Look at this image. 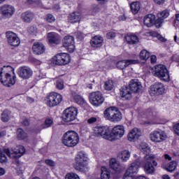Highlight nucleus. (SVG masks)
<instances>
[{
  "label": "nucleus",
  "instance_id": "603ef678",
  "mask_svg": "<svg viewBox=\"0 0 179 179\" xmlns=\"http://www.w3.org/2000/svg\"><path fill=\"white\" fill-rule=\"evenodd\" d=\"M94 122H97V117H91L87 120V124L92 125V124H94Z\"/></svg>",
  "mask_w": 179,
  "mask_h": 179
},
{
  "label": "nucleus",
  "instance_id": "423d86ee",
  "mask_svg": "<svg viewBox=\"0 0 179 179\" xmlns=\"http://www.w3.org/2000/svg\"><path fill=\"white\" fill-rule=\"evenodd\" d=\"M5 69H8L9 71H13V68L10 66H4L0 70V82L3 85V86H6L7 87H10L13 86L15 83H16V76H12L9 73H6L5 76L3 77L2 74L5 72Z\"/></svg>",
  "mask_w": 179,
  "mask_h": 179
},
{
  "label": "nucleus",
  "instance_id": "58836bf2",
  "mask_svg": "<svg viewBox=\"0 0 179 179\" xmlns=\"http://www.w3.org/2000/svg\"><path fill=\"white\" fill-rule=\"evenodd\" d=\"M114 88V82L111 80H108L104 83V89L105 90H108L110 92V90H113Z\"/></svg>",
  "mask_w": 179,
  "mask_h": 179
},
{
  "label": "nucleus",
  "instance_id": "5fc2aeb1",
  "mask_svg": "<svg viewBox=\"0 0 179 179\" xmlns=\"http://www.w3.org/2000/svg\"><path fill=\"white\" fill-rule=\"evenodd\" d=\"M76 37L78 40H83V38H85V34L80 31H77Z\"/></svg>",
  "mask_w": 179,
  "mask_h": 179
},
{
  "label": "nucleus",
  "instance_id": "bf43d9fd",
  "mask_svg": "<svg viewBox=\"0 0 179 179\" xmlns=\"http://www.w3.org/2000/svg\"><path fill=\"white\" fill-rule=\"evenodd\" d=\"M6 173V171L5 170V169L0 167V176H5Z\"/></svg>",
  "mask_w": 179,
  "mask_h": 179
},
{
  "label": "nucleus",
  "instance_id": "39448f33",
  "mask_svg": "<svg viewBox=\"0 0 179 179\" xmlns=\"http://www.w3.org/2000/svg\"><path fill=\"white\" fill-rule=\"evenodd\" d=\"M62 142L64 146L73 148L79 143V134L75 131H68L63 135Z\"/></svg>",
  "mask_w": 179,
  "mask_h": 179
},
{
  "label": "nucleus",
  "instance_id": "412c9836",
  "mask_svg": "<svg viewBox=\"0 0 179 179\" xmlns=\"http://www.w3.org/2000/svg\"><path fill=\"white\" fill-rule=\"evenodd\" d=\"M140 136H142V131L140 129L134 128L128 134V141L135 142V141L139 139Z\"/></svg>",
  "mask_w": 179,
  "mask_h": 179
},
{
  "label": "nucleus",
  "instance_id": "9b49d317",
  "mask_svg": "<svg viewBox=\"0 0 179 179\" xmlns=\"http://www.w3.org/2000/svg\"><path fill=\"white\" fill-rule=\"evenodd\" d=\"M55 65H67L71 62V56L67 53H59L52 58Z\"/></svg>",
  "mask_w": 179,
  "mask_h": 179
},
{
  "label": "nucleus",
  "instance_id": "5701e85b",
  "mask_svg": "<svg viewBox=\"0 0 179 179\" xmlns=\"http://www.w3.org/2000/svg\"><path fill=\"white\" fill-rule=\"evenodd\" d=\"M129 87L132 93H139L142 90V84L138 80H131Z\"/></svg>",
  "mask_w": 179,
  "mask_h": 179
},
{
  "label": "nucleus",
  "instance_id": "6e6d98bb",
  "mask_svg": "<svg viewBox=\"0 0 179 179\" xmlns=\"http://www.w3.org/2000/svg\"><path fill=\"white\" fill-rule=\"evenodd\" d=\"M173 129H174L175 134H176L178 136H179V123H178V124H175V125L173 126Z\"/></svg>",
  "mask_w": 179,
  "mask_h": 179
},
{
  "label": "nucleus",
  "instance_id": "aec40b11",
  "mask_svg": "<svg viewBox=\"0 0 179 179\" xmlns=\"http://www.w3.org/2000/svg\"><path fill=\"white\" fill-rule=\"evenodd\" d=\"M136 64H139V60L138 59L121 60L117 62L116 66L117 69H125L127 66H129V65H135Z\"/></svg>",
  "mask_w": 179,
  "mask_h": 179
},
{
  "label": "nucleus",
  "instance_id": "0eeeda50",
  "mask_svg": "<svg viewBox=\"0 0 179 179\" xmlns=\"http://www.w3.org/2000/svg\"><path fill=\"white\" fill-rule=\"evenodd\" d=\"M152 74L162 82H170V74L166 66L163 64H158L155 66Z\"/></svg>",
  "mask_w": 179,
  "mask_h": 179
},
{
  "label": "nucleus",
  "instance_id": "4468645a",
  "mask_svg": "<svg viewBox=\"0 0 179 179\" xmlns=\"http://www.w3.org/2000/svg\"><path fill=\"white\" fill-rule=\"evenodd\" d=\"M15 12H16V9L12 5L4 4L0 7V15L7 19L12 17L15 15Z\"/></svg>",
  "mask_w": 179,
  "mask_h": 179
},
{
  "label": "nucleus",
  "instance_id": "c85d7f7f",
  "mask_svg": "<svg viewBox=\"0 0 179 179\" xmlns=\"http://www.w3.org/2000/svg\"><path fill=\"white\" fill-rule=\"evenodd\" d=\"M21 19H22L25 23H30V22L34 19V14L32 12L26 11L22 13Z\"/></svg>",
  "mask_w": 179,
  "mask_h": 179
},
{
  "label": "nucleus",
  "instance_id": "f03ea898",
  "mask_svg": "<svg viewBox=\"0 0 179 179\" xmlns=\"http://www.w3.org/2000/svg\"><path fill=\"white\" fill-rule=\"evenodd\" d=\"M25 152L26 149L22 145L17 146L15 149L12 150V152H10L9 148L4 149L3 151L0 149V163H6L8 160L6 155L8 157H10V159H19V157H22Z\"/></svg>",
  "mask_w": 179,
  "mask_h": 179
},
{
  "label": "nucleus",
  "instance_id": "4c0bfd02",
  "mask_svg": "<svg viewBox=\"0 0 179 179\" xmlns=\"http://www.w3.org/2000/svg\"><path fill=\"white\" fill-rule=\"evenodd\" d=\"M101 170V178L110 179V172L107 171V169L104 166H102Z\"/></svg>",
  "mask_w": 179,
  "mask_h": 179
},
{
  "label": "nucleus",
  "instance_id": "f257e3e1",
  "mask_svg": "<svg viewBox=\"0 0 179 179\" xmlns=\"http://www.w3.org/2000/svg\"><path fill=\"white\" fill-rule=\"evenodd\" d=\"M93 131L95 136H101L103 139H107V141L111 142L117 141V139H121L125 134L124 126L121 125L113 127L111 131L108 127H95Z\"/></svg>",
  "mask_w": 179,
  "mask_h": 179
},
{
  "label": "nucleus",
  "instance_id": "2eb2a0df",
  "mask_svg": "<svg viewBox=\"0 0 179 179\" xmlns=\"http://www.w3.org/2000/svg\"><path fill=\"white\" fill-rule=\"evenodd\" d=\"M63 46L69 52L75 51V38L72 36H66L63 39Z\"/></svg>",
  "mask_w": 179,
  "mask_h": 179
},
{
  "label": "nucleus",
  "instance_id": "c9c22d12",
  "mask_svg": "<svg viewBox=\"0 0 179 179\" xmlns=\"http://www.w3.org/2000/svg\"><path fill=\"white\" fill-rule=\"evenodd\" d=\"M139 149L142 153L144 155H149L150 153V147L146 143H141Z\"/></svg>",
  "mask_w": 179,
  "mask_h": 179
},
{
  "label": "nucleus",
  "instance_id": "2f4dec72",
  "mask_svg": "<svg viewBox=\"0 0 179 179\" xmlns=\"http://www.w3.org/2000/svg\"><path fill=\"white\" fill-rule=\"evenodd\" d=\"M110 166L113 170H115V171L121 170V164H120V162H118L115 158L110 159Z\"/></svg>",
  "mask_w": 179,
  "mask_h": 179
},
{
  "label": "nucleus",
  "instance_id": "a19ab883",
  "mask_svg": "<svg viewBox=\"0 0 179 179\" xmlns=\"http://www.w3.org/2000/svg\"><path fill=\"white\" fill-rule=\"evenodd\" d=\"M17 136L18 139H26V137L27 136V134L24 132V131L22 129H18L17 130Z\"/></svg>",
  "mask_w": 179,
  "mask_h": 179
},
{
  "label": "nucleus",
  "instance_id": "473e14b6",
  "mask_svg": "<svg viewBox=\"0 0 179 179\" xmlns=\"http://www.w3.org/2000/svg\"><path fill=\"white\" fill-rule=\"evenodd\" d=\"M124 38L128 44H137V43H139V39L136 35H127Z\"/></svg>",
  "mask_w": 179,
  "mask_h": 179
},
{
  "label": "nucleus",
  "instance_id": "7ed1b4c3",
  "mask_svg": "<svg viewBox=\"0 0 179 179\" xmlns=\"http://www.w3.org/2000/svg\"><path fill=\"white\" fill-rule=\"evenodd\" d=\"M87 154L83 151L78 152L75 157V162L73 164V167L77 171L80 173H86L89 171V166H87Z\"/></svg>",
  "mask_w": 179,
  "mask_h": 179
},
{
  "label": "nucleus",
  "instance_id": "a211bd4d",
  "mask_svg": "<svg viewBox=\"0 0 179 179\" xmlns=\"http://www.w3.org/2000/svg\"><path fill=\"white\" fill-rule=\"evenodd\" d=\"M17 75L22 79H30L33 76V71L30 67L21 66L17 69Z\"/></svg>",
  "mask_w": 179,
  "mask_h": 179
},
{
  "label": "nucleus",
  "instance_id": "f8f14e48",
  "mask_svg": "<svg viewBox=\"0 0 179 179\" xmlns=\"http://www.w3.org/2000/svg\"><path fill=\"white\" fill-rule=\"evenodd\" d=\"M90 101L94 107H99L101 106L102 103H104V96L100 92H94L90 94L89 96Z\"/></svg>",
  "mask_w": 179,
  "mask_h": 179
},
{
  "label": "nucleus",
  "instance_id": "9d476101",
  "mask_svg": "<svg viewBox=\"0 0 179 179\" xmlns=\"http://www.w3.org/2000/svg\"><path fill=\"white\" fill-rule=\"evenodd\" d=\"M78 117V108L70 107L64 110L63 114V120L65 122H71L75 121Z\"/></svg>",
  "mask_w": 179,
  "mask_h": 179
},
{
  "label": "nucleus",
  "instance_id": "ddd939ff",
  "mask_svg": "<svg viewBox=\"0 0 179 179\" xmlns=\"http://www.w3.org/2000/svg\"><path fill=\"white\" fill-rule=\"evenodd\" d=\"M153 159L155 157L150 155H147L144 157L143 162L144 164V171L146 174H153L155 171V166L152 164Z\"/></svg>",
  "mask_w": 179,
  "mask_h": 179
},
{
  "label": "nucleus",
  "instance_id": "393cba45",
  "mask_svg": "<svg viewBox=\"0 0 179 179\" xmlns=\"http://www.w3.org/2000/svg\"><path fill=\"white\" fill-rule=\"evenodd\" d=\"M48 38L50 44H60L61 43V36L59 34L55 32H50L48 34Z\"/></svg>",
  "mask_w": 179,
  "mask_h": 179
},
{
  "label": "nucleus",
  "instance_id": "4d7b16f0",
  "mask_svg": "<svg viewBox=\"0 0 179 179\" xmlns=\"http://www.w3.org/2000/svg\"><path fill=\"white\" fill-rule=\"evenodd\" d=\"M153 1L157 5H163V3H164V2H166V0H153Z\"/></svg>",
  "mask_w": 179,
  "mask_h": 179
},
{
  "label": "nucleus",
  "instance_id": "bb28decb",
  "mask_svg": "<svg viewBox=\"0 0 179 179\" xmlns=\"http://www.w3.org/2000/svg\"><path fill=\"white\" fill-rule=\"evenodd\" d=\"M156 20V15L153 14H148L144 17L143 22L147 27H152L155 24Z\"/></svg>",
  "mask_w": 179,
  "mask_h": 179
},
{
  "label": "nucleus",
  "instance_id": "cd10ccee",
  "mask_svg": "<svg viewBox=\"0 0 179 179\" xmlns=\"http://www.w3.org/2000/svg\"><path fill=\"white\" fill-rule=\"evenodd\" d=\"M91 45L94 48H100L103 45V37L99 36H94L91 40Z\"/></svg>",
  "mask_w": 179,
  "mask_h": 179
},
{
  "label": "nucleus",
  "instance_id": "6e6552de",
  "mask_svg": "<svg viewBox=\"0 0 179 179\" xmlns=\"http://www.w3.org/2000/svg\"><path fill=\"white\" fill-rule=\"evenodd\" d=\"M62 95L57 92H50L46 97V104L48 107H57L61 104L63 100Z\"/></svg>",
  "mask_w": 179,
  "mask_h": 179
},
{
  "label": "nucleus",
  "instance_id": "72a5a7b5",
  "mask_svg": "<svg viewBox=\"0 0 179 179\" xmlns=\"http://www.w3.org/2000/svg\"><path fill=\"white\" fill-rule=\"evenodd\" d=\"M119 159H121L122 162H127L131 157V154L128 150L121 151L118 155Z\"/></svg>",
  "mask_w": 179,
  "mask_h": 179
},
{
  "label": "nucleus",
  "instance_id": "de8ad7c7",
  "mask_svg": "<svg viewBox=\"0 0 179 179\" xmlns=\"http://www.w3.org/2000/svg\"><path fill=\"white\" fill-rule=\"evenodd\" d=\"M56 87L57 89H59V90H62V89H64V80H57L56 83Z\"/></svg>",
  "mask_w": 179,
  "mask_h": 179
},
{
  "label": "nucleus",
  "instance_id": "4be33fe9",
  "mask_svg": "<svg viewBox=\"0 0 179 179\" xmlns=\"http://www.w3.org/2000/svg\"><path fill=\"white\" fill-rule=\"evenodd\" d=\"M145 115L149 120V121H145L144 122L145 125H153L154 124H156V122H155L157 115L156 111L152 109H148L145 111Z\"/></svg>",
  "mask_w": 179,
  "mask_h": 179
},
{
  "label": "nucleus",
  "instance_id": "69168bd1",
  "mask_svg": "<svg viewBox=\"0 0 179 179\" xmlns=\"http://www.w3.org/2000/svg\"><path fill=\"white\" fill-rule=\"evenodd\" d=\"M29 120H24L23 122H22V125H24L25 127H27L29 126Z\"/></svg>",
  "mask_w": 179,
  "mask_h": 179
},
{
  "label": "nucleus",
  "instance_id": "e2e57ef3",
  "mask_svg": "<svg viewBox=\"0 0 179 179\" xmlns=\"http://www.w3.org/2000/svg\"><path fill=\"white\" fill-rule=\"evenodd\" d=\"M172 59L173 61H176L177 62H179V55H174L172 57Z\"/></svg>",
  "mask_w": 179,
  "mask_h": 179
},
{
  "label": "nucleus",
  "instance_id": "09e8293b",
  "mask_svg": "<svg viewBox=\"0 0 179 179\" xmlns=\"http://www.w3.org/2000/svg\"><path fill=\"white\" fill-rule=\"evenodd\" d=\"M46 20L48 22V23H52L55 22V17L52 15V14H48L45 17Z\"/></svg>",
  "mask_w": 179,
  "mask_h": 179
},
{
  "label": "nucleus",
  "instance_id": "ea45409f",
  "mask_svg": "<svg viewBox=\"0 0 179 179\" xmlns=\"http://www.w3.org/2000/svg\"><path fill=\"white\" fill-rule=\"evenodd\" d=\"M149 57H150V53L148 52L146 50H143L140 52V58L143 61H146V59H149Z\"/></svg>",
  "mask_w": 179,
  "mask_h": 179
},
{
  "label": "nucleus",
  "instance_id": "37998d69",
  "mask_svg": "<svg viewBox=\"0 0 179 179\" xmlns=\"http://www.w3.org/2000/svg\"><path fill=\"white\" fill-rule=\"evenodd\" d=\"M51 125H52V120H51L50 118H47L45 120L44 124H42L41 127L44 129L45 128H50V127H51Z\"/></svg>",
  "mask_w": 179,
  "mask_h": 179
},
{
  "label": "nucleus",
  "instance_id": "49530a36",
  "mask_svg": "<svg viewBox=\"0 0 179 179\" xmlns=\"http://www.w3.org/2000/svg\"><path fill=\"white\" fill-rule=\"evenodd\" d=\"M65 179H80V178H79L78 174L75 173H71L66 176Z\"/></svg>",
  "mask_w": 179,
  "mask_h": 179
},
{
  "label": "nucleus",
  "instance_id": "1a4fd4ad",
  "mask_svg": "<svg viewBox=\"0 0 179 179\" xmlns=\"http://www.w3.org/2000/svg\"><path fill=\"white\" fill-rule=\"evenodd\" d=\"M152 142L160 143L167 139V134L163 130H155L150 134Z\"/></svg>",
  "mask_w": 179,
  "mask_h": 179
},
{
  "label": "nucleus",
  "instance_id": "79ce46f5",
  "mask_svg": "<svg viewBox=\"0 0 179 179\" xmlns=\"http://www.w3.org/2000/svg\"><path fill=\"white\" fill-rule=\"evenodd\" d=\"M176 167H177V162L173 161L168 164L166 170L171 172L174 171V170H176Z\"/></svg>",
  "mask_w": 179,
  "mask_h": 179
},
{
  "label": "nucleus",
  "instance_id": "680f3d73",
  "mask_svg": "<svg viewBox=\"0 0 179 179\" xmlns=\"http://www.w3.org/2000/svg\"><path fill=\"white\" fill-rule=\"evenodd\" d=\"M157 60V59L156 56H155V55L151 56V57H150L151 64H155Z\"/></svg>",
  "mask_w": 179,
  "mask_h": 179
},
{
  "label": "nucleus",
  "instance_id": "c756f323",
  "mask_svg": "<svg viewBox=\"0 0 179 179\" xmlns=\"http://www.w3.org/2000/svg\"><path fill=\"white\" fill-rule=\"evenodd\" d=\"M81 18L80 13L78 12L72 13L69 16V22H70V23H78V22H80Z\"/></svg>",
  "mask_w": 179,
  "mask_h": 179
},
{
  "label": "nucleus",
  "instance_id": "f704fd0d",
  "mask_svg": "<svg viewBox=\"0 0 179 179\" xmlns=\"http://www.w3.org/2000/svg\"><path fill=\"white\" fill-rule=\"evenodd\" d=\"M72 99L74 100L75 103L79 105L85 104V99H83L80 95L78 94L76 92L72 93Z\"/></svg>",
  "mask_w": 179,
  "mask_h": 179
},
{
  "label": "nucleus",
  "instance_id": "6ab92c4d",
  "mask_svg": "<svg viewBox=\"0 0 179 179\" xmlns=\"http://www.w3.org/2000/svg\"><path fill=\"white\" fill-rule=\"evenodd\" d=\"M140 164L141 163H139V162H133L129 167V169L127 170L123 178L128 179L129 178V177H134L135 174H137Z\"/></svg>",
  "mask_w": 179,
  "mask_h": 179
},
{
  "label": "nucleus",
  "instance_id": "b1692460",
  "mask_svg": "<svg viewBox=\"0 0 179 179\" xmlns=\"http://www.w3.org/2000/svg\"><path fill=\"white\" fill-rule=\"evenodd\" d=\"M32 50L36 55H41L45 52V46L41 43L35 42L32 46Z\"/></svg>",
  "mask_w": 179,
  "mask_h": 179
},
{
  "label": "nucleus",
  "instance_id": "7c9ffc66",
  "mask_svg": "<svg viewBox=\"0 0 179 179\" xmlns=\"http://www.w3.org/2000/svg\"><path fill=\"white\" fill-rule=\"evenodd\" d=\"M130 9L133 15H138L139 10H141V3L138 1H134L130 4Z\"/></svg>",
  "mask_w": 179,
  "mask_h": 179
},
{
  "label": "nucleus",
  "instance_id": "052dcab7",
  "mask_svg": "<svg viewBox=\"0 0 179 179\" xmlns=\"http://www.w3.org/2000/svg\"><path fill=\"white\" fill-rule=\"evenodd\" d=\"M32 61L34 62V64H35V65H41V62L37 59H32Z\"/></svg>",
  "mask_w": 179,
  "mask_h": 179
},
{
  "label": "nucleus",
  "instance_id": "0e129e2a",
  "mask_svg": "<svg viewBox=\"0 0 179 179\" xmlns=\"http://www.w3.org/2000/svg\"><path fill=\"white\" fill-rule=\"evenodd\" d=\"M27 101L28 103H29L30 104H31V103H33L34 101V99H33L31 97H27Z\"/></svg>",
  "mask_w": 179,
  "mask_h": 179
},
{
  "label": "nucleus",
  "instance_id": "338daca9",
  "mask_svg": "<svg viewBox=\"0 0 179 179\" xmlns=\"http://www.w3.org/2000/svg\"><path fill=\"white\" fill-rule=\"evenodd\" d=\"M59 9H61V7L59 6V4H55L54 6V10H59Z\"/></svg>",
  "mask_w": 179,
  "mask_h": 179
},
{
  "label": "nucleus",
  "instance_id": "774afa93",
  "mask_svg": "<svg viewBox=\"0 0 179 179\" xmlns=\"http://www.w3.org/2000/svg\"><path fill=\"white\" fill-rule=\"evenodd\" d=\"M164 157H165L166 160H169V162L171 160V157H170V155H169L167 154H166L164 155Z\"/></svg>",
  "mask_w": 179,
  "mask_h": 179
},
{
  "label": "nucleus",
  "instance_id": "864d4df0",
  "mask_svg": "<svg viewBox=\"0 0 179 179\" xmlns=\"http://www.w3.org/2000/svg\"><path fill=\"white\" fill-rule=\"evenodd\" d=\"M45 163H46V164L50 167H54V166H55V162L51 159H46Z\"/></svg>",
  "mask_w": 179,
  "mask_h": 179
},
{
  "label": "nucleus",
  "instance_id": "f3484780",
  "mask_svg": "<svg viewBox=\"0 0 179 179\" xmlns=\"http://www.w3.org/2000/svg\"><path fill=\"white\" fill-rule=\"evenodd\" d=\"M166 89L164 85L162 83H155L154 85L150 86V94L151 96H160L163 94Z\"/></svg>",
  "mask_w": 179,
  "mask_h": 179
},
{
  "label": "nucleus",
  "instance_id": "e433bc0d",
  "mask_svg": "<svg viewBox=\"0 0 179 179\" xmlns=\"http://www.w3.org/2000/svg\"><path fill=\"white\" fill-rule=\"evenodd\" d=\"M11 114H12V112H10V110H5L1 113V121H3V122H8V121L10 120Z\"/></svg>",
  "mask_w": 179,
  "mask_h": 179
},
{
  "label": "nucleus",
  "instance_id": "a878e982",
  "mask_svg": "<svg viewBox=\"0 0 179 179\" xmlns=\"http://www.w3.org/2000/svg\"><path fill=\"white\" fill-rule=\"evenodd\" d=\"M120 96L126 100H129L132 97V91L129 86H124L120 89Z\"/></svg>",
  "mask_w": 179,
  "mask_h": 179
},
{
  "label": "nucleus",
  "instance_id": "20e7f679",
  "mask_svg": "<svg viewBox=\"0 0 179 179\" xmlns=\"http://www.w3.org/2000/svg\"><path fill=\"white\" fill-rule=\"evenodd\" d=\"M103 117L110 122H120L122 120V113L115 106L107 108L103 112Z\"/></svg>",
  "mask_w": 179,
  "mask_h": 179
},
{
  "label": "nucleus",
  "instance_id": "c03bdc74",
  "mask_svg": "<svg viewBox=\"0 0 179 179\" xmlns=\"http://www.w3.org/2000/svg\"><path fill=\"white\" fill-rule=\"evenodd\" d=\"M159 17H161L164 20V19H167L169 17L170 13L167 10H164V11L161 12L158 14Z\"/></svg>",
  "mask_w": 179,
  "mask_h": 179
},
{
  "label": "nucleus",
  "instance_id": "8fccbe9b",
  "mask_svg": "<svg viewBox=\"0 0 179 179\" xmlns=\"http://www.w3.org/2000/svg\"><path fill=\"white\" fill-rule=\"evenodd\" d=\"M164 20L163 18H162L161 17L159 16L158 19L157 20H155V26L157 27H161L162 24H163V21Z\"/></svg>",
  "mask_w": 179,
  "mask_h": 179
},
{
  "label": "nucleus",
  "instance_id": "a18cd8bd",
  "mask_svg": "<svg viewBox=\"0 0 179 179\" xmlns=\"http://www.w3.org/2000/svg\"><path fill=\"white\" fill-rule=\"evenodd\" d=\"M150 34L152 37H157V38H158V40H160L161 41H166V39L164 38L163 37H162V35L159 34L156 31H151V32H150Z\"/></svg>",
  "mask_w": 179,
  "mask_h": 179
},
{
  "label": "nucleus",
  "instance_id": "dca6fc26",
  "mask_svg": "<svg viewBox=\"0 0 179 179\" xmlns=\"http://www.w3.org/2000/svg\"><path fill=\"white\" fill-rule=\"evenodd\" d=\"M6 37L8 44L12 45V47H19L20 45V39L14 32L10 31H7L6 33Z\"/></svg>",
  "mask_w": 179,
  "mask_h": 179
},
{
  "label": "nucleus",
  "instance_id": "3c124183",
  "mask_svg": "<svg viewBox=\"0 0 179 179\" xmlns=\"http://www.w3.org/2000/svg\"><path fill=\"white\" fill-rule=\"evenodd\" d=\"M117 36V34L115 31H110L106 34L107 38L111 39L115 38V37Z\"/></svg>",
  "mask_w": 179,
  "mask_h": 179
},
{
  "label": "nucleus",
  "instance_id": "13d9d810",
  "mask_svg": "<svg viewBox=\"0 0 179 179\" xmlns=\"http://www.w3.org/2000/svg\"><path fill=\"white\" fill-rule=\"evenodd\" d=\"M28 3H36L37 5H40V0H27Z\"/></svg>",
  "mask_w": 179,
  "mask_h": 179
}]
</instances>
